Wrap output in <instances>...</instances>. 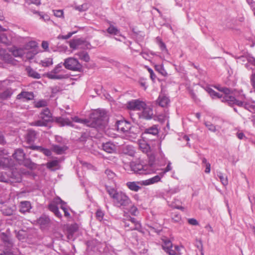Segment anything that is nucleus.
<instances>
[{
	"mask_svg": "<svg viewBox=\"0 0 255 255\" xmlns=\"http://www.w3.org/2000/svg\"><path fill=\"white\" fill-rule=\"evenodd\" d=\"M54 121L59 124L61 126H69L73 127V125L70 120L68 118H64L62 117H56Z\"/></svg>",
	"mask_w": 255,
	"mask_h": 255,
	"instance_id": "25",
	"label": "nucleus"
},
{
	"mask_svg": "<svg viewBox=\"0 0 255 255\" xmlns=\"http://www.w3.org/2000/svg\"><path fill=\"white\" fill-rule=\"evenodd\" d=\"M107 32L111 34L117 35L120 33V30L113 25H110L107 29Z\"/></svg>",
	"mask_w": 255,
	"mask_h": 255,
	"instance_id": "38",
	"label": "nucleus"
},
{
	"mask_svg": "<svg viewBox=\"0 0 255 255\" xmlns=\"http://www.w3.org/2000/svg\"><path fill=\"white\" fill-rule=\"evenodd\" d=\"M7 80L9 82L4 85L2 89L0 90V99L2 100H5L9 98L13 93L11 89L7 88L5 90V86L10 84V81L9 80Z\"/></svg>",
	"mask_w": 255,
	"mask_h": 255,
	"instance_id": "20",
	"label": "nucleus"
},
{
	"mask_svg": "<svg viewBox=\"0 0 255 255\" xmlns=\"http://www.w3.org/2000/svg\"><path fill=\"white\" fill-rule=\"evenodd\" d=\"M16 48L13 46L12 48H8L7 50L1 49L0 50V56L2 60L5 62L14 64L15 60L14 57L16 56Z\"/></svg>",
	"mask_w": 255,
	"mask_h": 255,
	"instance_id": "10",
	"label": "nucleus"
},
{
	"mask_svg": "<svg viewBox=\"0 0 255 255\" xmlns=\"http://www.w3.org/2000/svg\"><path fill=\"white\" fill-rule=\"evenodd\" d=\"M126 184L130 190L135 192L138 191L140 189V187L138 185L139 184L140 185V182H128Z\"/></svg>",
	"mask_w": 255,
	"mask_h": 255,
	"instance_id": "32",
	"label": "nucleus"
},
{
	"mask_svg": "<svg viewBox=\"0 0 255 255\" xmlns=\"http://www.w3.org/2000/svg\"><path fill=\"white\" fill-rule=\"evenodd\" d=\"M69 43L70 47L73 50H75L82 48L84 41L81 39H76L70 40Z\"/></svg>",
	"mask_w": 255,
	"mask_h": 255,
	"instance_id": "23",
	"label": "nucleus"
},
{
	"mask_svg": "<svg viewBox=\"0 0 255 255\" xmlns=\"http://www.w3.org/2000/svg\"><path fill=\"white\" fill-rule=\"evenodd\" d=\"M88 4L86 3H84L80 5H77L75 7V8L79 11H85L88 9Z\"/></svg>",
	"mask_w": 255,
	"mask_h": 255,
	"instance_id": "43",
	"label": "nucleus"
},
{
	"mask_svg": "<svg viewBox=\"0 0 255 255\" xmlns=\"http://www.w3.org/2000/svg\"><path fill=\"white\" fill-rule=\"evenodd\" d=\"M162 177L163 176H161L159 174V175H156L151 178L140 181V184L141 185L144 186L153 184L159 182Z\"/></svg>",
	"mask_w": 255,
	"mask_h": 255,
	"instance_id": "21",
	"label": "nucleus"
},
{
	"mask_svg": "<svg viewBox=\"0 0 255 255\" xmlns=\"http://www.w3.org/2000/svg\"><path fill=\"white\" fill-rule=\"evenodd\" d=\"M31 204L28 201H23L19 205V212L22 213L28 212L31 209Z\"/></svg>",
	"mask_w": 255,
	"mask_h": 255,
	"instance_id": "27",
	"label": "nucleus"
},
{
	"mask_svg": "<svg viewBox=\"0 0 255 255\" xmlns=\"http://www.w3.org/2000/svg\"><path fill=\"white\" fill-rule=\"evenodd\" d=\"M63 211L64 212V216L66 217H67V218H70V214L68 212L67 208L65 210Z\"/></svg>",
	"mask_w": 255,
	"mask_h": 255,
	"instance_id": "64",
	"label": "nucleus"
},
{
	"mask_svg": "<svg viewBox=\"0 0 255 255\" xmlns=\"http://www.w3.org/2000/svg\"><path fill=\"white\" fill-rule=\"evenodd\" d=\"M14 34L11 31H5V32L0 34V42L5 45H10L13 41L12 35Z\"/></svg>",
	"mask_w": 255,
	"mask_h": 255,
	"instance_id": "17",
	"label": "nucleus"
},
{
	"mask_svg": "<svg viewBox=\"0 0 255 255\" xmlns=\"http://www.w3.org/2000/svg\"><path fill=\"white\" fill-rule=\"evenodd\" d=\"M131 170L136 174H148L155 173L156 170L149 164H143L140 162L130 163Z\"/></svg>",
	"mask_w": 255,
	"mask_h": 255,
	"instance_id": "7",
	"label": "nucleus"
},
{
	"mask_svg": "<svg viewBox=\"0 0 255 255\" xmlns=\"http://www.w3.org/2000/svg\"><path fill=\"white\" fill-rule=\"evenodd\" d=\"M205 125L208 129L212 132H215L216 131V127L210 123H205Z\"/></svg>",
	"mask_w": 255,
	"mask_h": 255,
	"instance_id": "45",
	"label": "nucleus"
},
{
	"mask_svg": "<svg viewBox=\"0 0 255 255\" xmlns=\"http://www.w3.org/2000/svg\"><path fill=\"white\" fill-rule=\"evenodd\" d=\"M52 149L57 154H62L67 149V147L64 145H53Z\"/></svg>",
	"mask_w": 255,
	"mask_h": 255,
	"instance_id": "29",
	"label": "nucleus"
},
{
	"mask_svg": "<svg viewBox=\"0 0 255 255\" xmlns=\"http://www.w3.org/2000/svg\"><path fill=\"white\" fill-rule=\"evenodd\" d=\"M188 223H189V224H190V225H198V222H197V221L194 218L189 219L188 220Z\"/></svg>",
	"mask_w": 255,
	"mask_h": 255,
	"instance_id": "54",
	"label": "nucleus"
},
{
	"mask_svg": "<svg viewBox=\"0 0 255 255\" xmlns=\"http://www.w3.org/2000/svg\"><path fill=\"white\" fill-rule=\"evenodd\" d=\"M218 90L222 92L223 93V94H222L223 95V97L222 98L221 101L223 102L228 103L227 101L224 100V98L225 97H226L227 96H231V95H230V94L231 93L230 90L227 88H221L218 89Z\"/></svg>",
	"mask_w": 255,
	"mask_h": 255,
	"instance_id": "35",
	"label": "nucleus"
},
{
	"mask_svg": "<svg viewBox=\"0 0 255 255\" xmlns=\"http://www.w3.org/2000/svg\"><path fill=\"white\" fill-rule=\"evenodd\" d=\"M72 121L86 125L92 128H99L103 125V121L100 114L97 112L93 113L91 116L90 121L80 119L78 117L72 118Z\"/></svg>",
	"mask_w": 255,
	"mask_h": 255,
	"instance_id": "5",
	"label": "nucleus"
},
{
	"mask_svg": "<svg viewBox=\"0 0 255 255\" xmlns=\"http://www.w3.org/2000/svg\"><path fill=\"white\" fill-rule=\"evenodd\" d=\"M36 133L35 131L29 130L28 131L26 136V140L29 144L33 143L36 139Z\"/></svg>",
	"mask_w": 255,
	"mask_h": 255,
	"instance_id": "30",
	"label": "nucleus"
},
{
	"mask_svg": "<svg viewBox=\"0 0 255 255\" xmlns=\"http://www.w3.org/2000/svg\"><path fill=\"white\" fill-rule=\"evenodd\" d=\"M52 114L48 108L44 109L39 115V120L32 122L30 125L33 126L45 127L52 121Z\"/></svg>",
	"mask_w": 255,
	"mask_h": 255,
	"instance_id": "9",
	"label": "nucleus"
},
{
	"mask_svg": "<svg viewBox=\"0 0 255 255\" xmlns=\"http://www.w3.org/2000/svg\"><path fill=\"white\" fill-rule=\"evenodd\" d=\"M251 83L255 91V77H254L253 76L252 78L251 79Z\"/></svg>",
	"mask_w": 255,
	"mask_h": 255,
	"instance_id": "63",
	"label": "nucleus"
},
{
	"mask_svg": "<svg viewBox=\"0 0 255 255\" xmlns=\"http://www.w3.org/2000/svg\"><path fill=\"white\" fill-rule=\"evenodd\" d=\"M63 201L60 198H55L53 202L49 204L48 205V209L50 211L52 212L54 215L58 218L61 219L62 218V215L59 211V209L57 206V205L61 204L63 203Z\"/></svg>",
	"mask_w": 255,
	"mask_h": 255,
	"instance_id": "15",
	"label": "nucleus"
},
{
	"mask_svg": "<svg viewBox=\"0 0 255 255\" xmlns=\"http://www.w3.org/2000/svg\"><path fill=\"white\" fill-rule=\"evenodd\" d=\"M63 65L67 69L76 71H80L82 67L77 59L72 57L65 59Z\"/></svg>",
	"mask_w": 255,
	"mask_h": 255,
	"instance_id": "11",
	"label": "nucleus"
},
{
	"mask_svg": "<svg viewBox=\"0 0 255 255\" xmlns=\"http://www.w3.org/2000/svg\"><path fill=\"white\" fill-rule=\"evenodd\" d=\"M172 219L175 222H179L181 220V216L178 214H175Z\"/></svg>",
	"mask_w": 255,
	"mask_h": 255,
	"instance_id": "52",
	"label": "nucleus"
},
{
	"mask_svg": "<svg viewBox=\"0 0 255 255\" xmlns=\"http://www.w3.org/2000/svg\"><path fill=\"white\" fill-rule=\"evenodd\" d=\"M53 11L56 17H62L63 16V11L62 10H54Z\"/></svg>",
	"mask_w": 255,
	"mask_h": 255,
	"instance_id": "49",
	"label": "nucleus"
},
{
	"mask_svg": "<svg viewBox=\"0 0 255 255\" xmlns=\"http://www.w3.org/2000/svg\"><path fill=\"white\" fill-rule=\"evenodd\" d=\"M172 167L171 166V162H168L167 166L164 169V171L161 173H160V175L161 176H163L167 172L170 171L171 170Z\"/></svg>",
	"mask_w": 255,
	"mask_h": 255,
	"instance_id": "47",
	"label": "nucleus"
},
{
	"mask_svg": "<svg viewBox=\"0 0 255 255\" xmlns=\"http://www.w3.org/2000/svg\"><path fill=\"white\" fill-rule=\"evenodd\" d=\"M235 96L236 97L227 96L224 98V100L227 101L228 104L230 106L236 105L250 110L251 106L248 103V100L245 95L243 93V91H241L238 94H235Z\"/></svg>",
	"mask_w": 255,
	"mask_h": 255,
	"instance_id": "6",
	"label": "nucleus"
},
{
	"mask_svg": "<svg viewBox=\"0 0 255 255\" xmlns=\"http://www.w3.org/2000/svg\"><path fill=\"white\" fill-rule=\"evenodd\" d=\"M26 2L28 4H34L39 5L41 4L40 0H26Z\"/></svg>",
	"mask_w": 255,
	"mask_h": 255,
	"instance_id": "50",
	"label": "nucleus"
},
{
	"mask_svg": "<svg viewBox=\"0 0 255 255\" xmlns=\"http://www.w3.org/2000/svg\"><path fill=\"white\" fill-rule=\"evenodd\" d=\"M136 212H137L136 208L135 207H134V206L132 207L131 209V214L132 215H135Z\"/></svg>",
	"mask_w": 255,
	"mask_h": 255,
	"instance_id": "62",
	"label": "nucleus"
},
{
	"mask_svg": "<svg viewBox=\"0 0 255 255\" xmlns=\"http://www.w3.org/2000/svg\"><path fill=\"white\" fill-rule=\"evenodd\" d=\"M206 169L205 172L207 173H209L210 172V168L211 165L210 163H207V165H205Z\"/></svg>",
	"mask_w": 255,
	"mask_h": 255,
	"instance_id": "57",
	"label": "nucleus"
},
{
	"mask_svg": "<svg viewBox=\"0 0 255 255\" xmlns=\"http://www.w3.org/2000/svg\"><path fill=\"white\" fill-rule=\"evenodd\" d=\"M30 148L32 149H39L46 156H50L51 155V152L50 150L46 148H42L40 146H31Z\"/></svg>",
	"mask_w": 255,
	"mask_h": 255,
	"instance_id": "37",
	"label": "nucleus"
},
{
	"mask_svg": "<svg viewBox=\"0 0 255 255\" xmlns=\"http://www.w3.org/2000/svg\"><path fill=\"white\" fill-rule=\"evenodd\" d=\"M43 67H48L51 65L53 64L52 59L50 58L44 59L43 60H41L39 63Z\"/></svg>",
	"mask_w": 255,
	"mask_h": 255,
	"instance_id": "40",
	"label": "nucleus"
},
{
	"mask_svg": "<svg viewBox=\"0 0 255 255\" xmlns=\"http://www.w3.org/2000/svg\"><path fill=\"white\" fill-rule=\"evenodd\" d=\"M6 154L4 150L2 148H0V168L7 167V171L5 173V175H3V172H1V175L0 176V181L3 182H11V178H15V174L11 171L9 168L10 162L9 159L8 157L4 156Z\"/></svg>",
	"mask_w": 255,
	"mask_h": 255,
	"instance_id": "3",
	"label": "nucleus"
},
{
	"mask_svg": "<svg viewBox=\"0 0 255 255\" xmlns=\"http://www.w3.org/2000/svg\"><path fill=\"white\" fill-rule=\"evenodd\" d=\"M40 18L43 19L44 21H48L50 19L49 17L47 15H41L39 14Z\"/></svg>",
	"mask_w": 255,
	"mask_h": 255,
	"instance_id": "56",
	"label": "nucleus"
},
{
	"mask_svg": "<svg viewBox=\"0 0 255 255\" xmlns=\"http://www.w3.org/2000/svg\"><path fill=\"white\" fill-rule=\"evenodd\" d=\"M103 148L106 152L112 153L117 150V146L111 142H107L103 144Z\"/></svg>",
	"mask_w": 255,
	"mask_h": 255,
	"instance_id": "22",
	"label": "nucleus"
},
{
	"mask_svg": "<svg viewBox=\"0 0 255 255\" xmlns=\"http://www.w3.org/2000/svg\"><path fill=\"white\" fill-rule=\"evenodd\" d=\"M145 106V103L139 100H132L127 103V106L128 109L133 111H141Z\"/></svg>",
	"mask_w": 255,
	"mask_h": 255,
	"instance_id": "14",
	"label": "nucleus"
},
{
	"mask_svg": "<svg viewBox=\"0 0 255 255\" xmlns=\"http://www.w3.org/2000/svg\"><path fill=\"white\" fill-rule=\"evenodd\" d=\"M45 76L50 79L61 80L69 78L66 71L63 68L61 64L56 65L50 72L45 74Z\"/></svg>",
	"mask_w": 255,
	"mask_h": 255,
	"instance_id": "8",
	"label": "nucleus"
},
{
	"mask_svg": "<svg viewBox=\"0 0 255 255\" xmlns=\"http://www.w3.org/2000/svg\"><path fill=\"white\" fill-rule=\"evenodd\" d=\"M206 91L209 93V94L210 95V96L213 99H221L223 97L222 95H221L220 93H218L216 92H215L213 89H212L211 88H206Z\"/></svg>",
	"mask_w": 255,
	"mask_h": 255,
	"instance_id": "34",
	"label": "nucleus"
},
{
	"mask_svg": "<svg viewBox=\"0 0 255 255\" xmlns=\"http://www.w3.org/2000/svg\"><path fill=\"white\" fill-rule=\"evenodd\" d=\"M27 236V234L25 232L22 231L17 233V238L19 240H22L25 238Z\"/></svg>",
	"mask_w": 255,
	"mask_h": 255,
	"instance_id": "48",
	"label": "nucleus"
},
{
	"mask_svg": "<svg viewBox=\"0 0 255 255\" xmlns=\"http://www.w3.org/2000/svg\"><path fill=\"white\" fill-rule=\"evenodd\" d=\"M76 55H77L80 59L85 62H88L90 60V57L86 52L81 51L76 53Z\"/></svg>",
	"mask_w": 255,
	"mask_h": 255,
	"instance_id": "36",
	"label": "nucleus"
},
{
	"mask_svg": "<svg viewBox=\"0 0 255 255\" xmlns=\"http://www.w3.org/2000/svg\"><path fill=\"white\" fill-rule=\"evenodd\" d=\"M169 98L163 94H160L157 99V103L162 107H166L169 103Z\"/></svg>",
	"mask_w": 255,
	"mask_h": 255,
	"instance_id": "26",
	"label": "nucleus"
},
{
	"mask_svg": "<svg viewBox=\"0 0 255 255\" xmlns=\"http://www.w3.org/2000/svg\"><path fill=\"white\" fill-rule=\"evenodd\" d=\"M159 45L160 49L162 51H164V50L167 51V49H166L165 44L161 40H159Z\"/></svg>",
	"mask_w": 255,
	"mask_h": 255,
	"instance_id": "53",
	"label": "nucleus"
},
{
	"mask_svg": "<svg viewBox=\"0 0 255 255\" xmlns=\"http://www.w3.org/2000/svg\"><path fill=\"white\" fill-rule=\"evenodd\" d=\"M106 190L113 199L114 206L118 207H125L130 204L131 200L125 193L118 191L114 188L107 186Z\"/></svg>",
	"mask_w": 255,
	"mask_h": 255,
	"instance_id": "1",
	"label": "nucleus"
},
{
	"mask_svg": "<svg viewBox=\"0 0 255 255\" xmlns=\"http://www.w3.org/2000/svg\"><path fill=\"white\" fill-rule=\"evenodd\" d=\"M141 112L139 114V117L140 118H142L145 120H150L152 119L153 113L152 109L149 106H147L145 104V106L140 111Z\"/></svg>",
	"mask_w": 255,
	"mask_h": 255,
	"instance_id": "19",
	"label": "nucleus"
},
{
	"mask_svg": "<svg viewBox=\"0 0 255 255\" xmlns=\"http://www.w3.org/2000/svg\"><path fill=\"white\" fill-rule=\"evenodd\" d=\"M163 250L169 255H179L181 254L180 248L175 246H172V244L169 240H166L162 245Z\"/></svg>",
	"mask_w": 255,
	"mask_h": 255,
	"instance_id": "13",
	"label": "nucleus"
},
{
	"mask_svg": "<svg viewBox=\"0 0 255 255\" xmlns=\"http://www.w3.org/2000/svg\"><path fill=\"white\" fill-rule=\"evenodd\" d=\"M116 128L120 133L125 134L129 139L135 138L137 134V128L131 127V124L126 121H118Z\"/></svg>",
	"mask_w": 255,
	"mask_h": 255,
	"instance_id": "4",
	"label": "nucleus"
},
{
	"mask_svg": "<svg viewBox=\"0 0 255 255\" xmlns=\"http://www.w3.org/2000/svg\"><path fill=\"white\" fill-rule=\"evenodd\" d=\"M155 69L157 71L163 75H164L166 73L162 65H156L155 66Z\"/></svg>",
	"mask_w": 255,
	"mask_h": 255,
	"instance_id": "42",
	"label": "nucleus"
},
{
	"mask_svg": "<svg viewBox=\"0 0 255 255\" xmlns=\"http://www.w3.org/2000/svg\"><path fill=\"white\" fill-rule=\"evenodd\" d=\"M50 219L48 217L43 215L37 220V223L42 229H44L48 227L50 224Z\"/></svg>",
	"mask_w": 255,
	"mask_h": 255,
	"instance_id": "24",
	"label": "nucleus"
},
{
	"mask_svg": "<svg viewBox=\"0 0 255 255\" xmlns=\"http://www.w3.org/2000/svg\"><path fill=\"white\" fill-rule=\"evenodd\" d=\"M219 178L220 179L221 182L224 186H226L228 184V180L227 177L226 176L223 175L222 173H220L218 175Z\"/></svg>",
	"mask_w": 255,
	"mask_h": 255,
	"instance_id": "41",
	"label": "nucleus"
},
{
	"mask_svg": "<svg viewBox=\"0 0 255 255\" xmlns=\"http://www.w3.org/2000/svg\"><path fill=\"white\" fill-rule=\"evenodd\" d=\"M8 82H9V81H8V80L0 81V90L2 89V87H4V85Z\"/></svg>",
	"mask_w": 255,
	"mask_h": 255,
	"instance_id": "59",
	"label": "nucleus"
},
{
	"mask_svg": "<svg viewBox=\"0 0 255 255\" xmlns=\"http://www.w3.org/2000/svg\"><path fill=\"white\" fill-rule=\"evenodd\" d=\"M47 106V102L45 100L39 101L35 104L36 108L44 107Z\"/></svg>",
	"mask_w": 255,
	"mask_h": 255,
	"instance_id": "44",
	"label": "nucleus"
},
{
	"mask_svg": "<svg viewBox=\"0 0 255 255\" xmlns=\"http://www.w3.org/2000/svg\"><path fill=\"white\" fill-rule=\"evenodd\" d=\"M237 135L238 137L240 139H242L245 137V134L243 132H238L237 133Z\"/></svg>",
	"mask_w": 255,
	"mask_h": 255,
	"instance_id": "58",
	"label": "nucleus"
},
{
	"mask_svg": "<svg viewBox=\"0 0 255 255\" xmlns=\"http://www.w3.org/2000/svg\"><path fill=\"white\" fill-rule=\"evenodd\" d=\"M105 174L109 178H113L115 175L113 171L109 169H107L105 171Z\"/></svg>",
	"mask_w": 255,
	"mask_h": 255,
	"instance_id": "51",
	"label": "nucleus"
},
{
	"mask_svg": "<svg viewBox=\"0 0 255 255\" xmlns=\"http://www.w3.org/2000/svg\"><path fill=\"white\" fill-rule=\"evenodd\" d=\"M139 146L142 152L144 153L148 152L150 149L149 146L144 141L140 142Z\"/></svg>",
	"mask_w": 255,
	"mask_h": 255,
	"instance_id": "39",
	"label": "nucleus"
},
{
	"mask_svg": "<svg viewBox=\"0 0 255 255\" xmlns=\"http://www.w3.org/2000/svg\"><path fill=\"white\" fill-rule=\"evenodd\" d=\"M66 204V203L64 202H63V203L61 204L60 208L63 211H64L67 209Z\"/></svg>",
	"mask_w": 255,
	"mask_h": 255,
	"instance_id": "61",
	"label": "nucleus"
},
{
	"mask_svg": "<svg viewBox=\"0 0 255 255\" xmlns=\"http://www.w3.org/2000/svg\"><path fill=\"white\" fill-rule=\"evenodd\" d=\"M159 133V129L157 125L145 128L142 133V136L144 138L148 139L150 135L155 136Z\"/></svg>",
	"mask_w": 255,
	"mask_h": 255,
	"instance_id": "18",
	"label": "nucleus"
},
{
	"mask_svg": "<svg viewBox=\"0 0 255 255\" xmlns=\"http://www.w3.org/2000/svg\"><path fill=\"white\" fill-rule=\"evenodd\" d=\"M24 40L25 43L24 47L17 48V57H21L24 61H30L37 53L35 49L37 43L34 41L27 42L26 39Z\"/></svg>",
	"mask_w": 255,
	"mask_h": 255,
	"instance_id": "2",
	"label": "nucleus"
},
{
	"mask_svg": "<svg viewBox=\"0 0 255 255\" xmlns=\"http://www.w3.org/2000/svg\"><path fill=\"white\" fill-rule=\"evenodd\" d=\"M125 228H129L128 230H138L140 228V224L134 218L130 217L124 221Z\"/></svg>",
	"mask_w": 255,
	"mask_h": 255,
	"instance_id": "16",
	"label": "nucleus"
},
{
	"mask_svg": "<svg viewBox=\"0 0 255 255\" xmlns=\"http://www.w3.org/2000/svg\"><path fill=\"white\" fill-rule=\"evenodd\" d=\"M46 167L51 171L58 169L60 168L59 161L58 160H54L48 162L46 164Z\"/></svg>",
	"mask_w": 255,
	"mask_h": 255,
	"instance_id": "28",
	"label": "nucleus"
},
{
	"mask_svg": "<svg viewBox=\"0 0 255 255\" xmlns=\"http://www.w3.org/2000/svg\"><path fill=\"white\" fill-rule=\"evenodd\" d=\"M17 162L19 164L22 163L25 166L30 169L35 168V164L34 163L25 158V154L21 149H17Z\"/></svg>",
	"mask_w": 255,
	"mask_h": 255,
	"instance_id": "12",
	"label": "nucleus"
},
{
	"mask_svg": "<svg viewBox=\"0 0 255 255\" xmlns=\"http://www.w3.org/2000/svg\"><path fill=\"white\" fill-rule=\"evenodd\" d=\"M42 47L45 50H48L49 44L46 41H43L41 44Z\"/></svg>",
	"mask_w": 255,
	"mask_h": 255,
	"instance_id": "55",
	"label": "nucleus"
},
{
	"mask_svg": "<svg viewBox=\"0 0 255 255\" xmlns=\"http://www.w3.org/2000/svg\"><path fill=\"white\" fill-rule=\"evenodd\" d=\"M248 62L255 65V59L253 57H250L248 60Z\"/></svg>",
	"mask_w": 255,
	"mask_h": 255,
	"instance_id": "60",
	"label": "nucleus"
},
{
	"mask_svg": "<svg viewBox=\"0 0 255 255\" xmlns=\"http://www.w3.org/2000/svg\"><path fill=\"white\" fill-rule=\"evenodd\" d=\"M25 70L28 76L31 78L37 79H39L41 78L40 75L29 66L27 67Z\"/></svg>",
	"mask_w": 255,
	"mask_h": 255,
	"instance_id": "31",
	"label": "nucleus"
},
{
	"mask_svg": "<svg viewBox=\"0 0 255 255\" xmlns=\"http://www.w3.org/2000/svg\"><path fill=\"white\" fill-rule=\"evenodd\" d=\"M104 215V214L101 210L99 209L97 210L96 212V217L98 220H99L100 221H102V220L103 218Z\"/></svg>",
	"mask_w": 255,
	"mask_h": 255,
	"instance_id": "46",
	"label": "nucleus"
},
{
	"mask_svg": "<svg viewBox=\"0 0 255 255\" xmlns=\"http://www.w3.org/2000/svg\"><path fill=\"white\" fill-rule=\"evenodd\" d=\"M33 98V94L29 92H22L17 96L18 99L23 98L28 100H32Z\"/></svg>",
	"mask_w": 255,
	"mask_h": 255,
	"instance_id": "33",
	"label": "nucleus"
}]
</instances>
